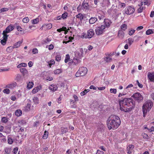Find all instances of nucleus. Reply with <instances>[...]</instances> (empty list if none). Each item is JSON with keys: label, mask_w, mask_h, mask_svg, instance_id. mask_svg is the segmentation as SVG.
Returning a JSON list of instances; mask_svg holds the SVG:
<instances>
[{"label": "nucleus", "mask_w": 154, "mask_h": 154, "mask_svg": "<svg viewBox=\"0 0 154 154\" xmlns=\"http://www.w3.org/2000/svg\"><path fill=\"white\" fill-rule=\"evenodd\" d=\"M121 123V120L119 116L112 115L108 119L107 125L109 130H114L118 128Z\"/></svg>", "instance_id": "f257e3e1"}, {"label": "nucleus", "mask_w": 154, "mask_h": 154, "mask_svg": "<svg viewBox=\"0 0 154 154\" xmlns=\"http://www.w3.org/2000/svg\"><path fill=\"white\" fill-rule=\"evenodd\" d=\"M119 103L120 110L125 112H130L132 109L133 102L130 98H125L120 100Z\"/></svg>", "instance_id": "f03ea898"}, {"label": "nucleus", "mask_w": 154, "mask_h": 154, "mask_svg": "<svg viewBox=\"0 0 154 154\" xmlns=\"http://www.w3.org/2000/svg\"><path fill=\"white\" fill-rule=\"evenodd\" d=\"M152 106V103L150 100L147 101L143 105V111L144 117L146 116L147 112L151 109Z\"/></svg>", "instance_id": "7ed1b4c3"}, {"label": "nucleus", "mask_w": 154, "mask_h": 154, "mask_svg": "<svg viewBox=\"0 0 154 154\" xmlns=\"http://www.w3.org/2000/svg\"><path fill=\"white\" fill-rule=\"evenodd\" d=\"M88 72L87 69L85 67H80L79 69L76 72L75 76L76 77L80 76H82L85 75Z\"/></svg>", "instance_id": "20e7f679"}, {"label": "nucleus", "mask_w": 154, "mask_h": 154, "mask_svg": "<svg viewBox=\"0 0 154 154\" xmlns=\"http://www.w3.org/2000/svg\"><path fill=\"white\" fill-rule=\"evenodd\" d=\"M105 27L104 25L96 27L95 31L97 35H99L102 34L105 32Z\"/></svg>", "instance_id": "39448f33"}, {"label": "nucleus", "mask_w": 154, "mask_h": 154, "mask_svg": "<svg viewBox=\"0 0 154 154\" xmlns=\"http://www.w3.org/2000/svg\"><path fill=\"white\" fill-rule=\"evenodd\" d=\"M133 97L137 102H140L143 100V97L139 93H136L134 94L132 96Z\"/></svg>", "instance_id": "423d86ee"}, {"label": "nucleus", "mask_w": 154, "mask_h": 154, "mask_svg": "<svg viewBox=\"0 0 154 154\" xmlns=\"http://www.w3.org/2000/svg\"><path fill=\"white\" fill-rule=\"evenodd\" d=\"M135 9L132 6H129L127 7L125 9V13L128 15L133 14L135 11Z\"/></svg>", "instance_id": "0eeeda50"}, {"label": "nucleus", "mask_w": 154, "mask_h": 154, "mask_svg": "<svg viewBox=\"0 0 154 154\" xmlns=\"http://www.w3.org/2000/svg\"><path fill=\"white\" fill-rule=\"evenodd\" d=\"M14 28V26L12 24H11L8 26L3 32V34L7 35V33H9L12 31Z\"/></svg>", "instance_id": "6e6552de"}, {"label": "nucleus", "mask_w": 154, "mask_h": 154, "mask_svg": "<svg viewBox=\"0 0 154 154\" xmlns=\"http://www.w3.org/2000/svg\"><path fill=\"white\" fill-rule=\"evenodd\" d=\"M52 27V24L51 23L45 24H43L40 28L41 30H46L48 29H50Z\"/></svg>", "instance_id": "1a4fd4ad"}, {"label": "nucleus", "mask_w": 154, "mask_h": 154, "mask_svg": "<svg viewBox=\"0 0 154 154\" xmlns=\"http://www.w3.org/2000/svg\"><path fill=\"white\" fill-rule=\"evenodd\" d=\"M133 85L132 84H130L128 85L126 88H124L123 93L125 95H126L130 91V88L133 87Z\"/></svg>", "instance_id": "9d476101"}, {"label": "nucleus", "mask_w": 154, "mask_h": 154, "mask_svg": "<svg viewBox=\"0 0 154 154\" xmlns=\"http://www.w3.org/2000/svg\"><path fill=\"white\" fill-rule=\"evenodd\" d=\"M17 85V83L15 82H13L7 85L6 87L8 88L13 89L15 88Z\"/></svg>", "instance_id": "9b49d317"}, {"label": "nucleus", "mask_w": 154, "mask_h": 154, "mask_svg": "<svg viewBox=\"0 0 154 154\" xmlns=\"http://www.w3.org/2000/svg\"><path fill=\"white\" fill-rule=\"evenodd\" d=\"M147 77L151 82H154V72H149L147 74Z\"/></svg>", "instance_id": "f8f14e48"}, {"label": "nucleus", "mask_w": 154, "mask_h": 154, "mask_svg": "<svg viewBox=\"0 0 154 154\" xmlns=\"http://www.w3.org/2000/svg\"><path fill=\"white\" fill-rule=\"evenodd\" d=\"M94 34V30L93 29H90L87 31V37L88 38H91L93 37Z\"/></svg>", "instance_id": "ddd939ff"}, {"label": "nucleus", "mask_w": 154, "mask_h": 154, "mask_svg": "<svg viewBox=\"0 0 154 154\" xmlns=\"http://www.w3.org/2000/svg\"><path fill=\"white\" fill-rule=\"evenodd\" d=\"M3 38L2 40L1 41V44L3 45H5L7 41V39L8 38V35H7L5 34H3Z\"/></svg>", "instance_id": "4468645a"}, {"label": "nucleus", "mask_w": 154, "mask_h": 154, "mask_svg": "<svg viewBox=\"0 0 154 154\" xmlns=\"http://www.w3.org/2000/svg\"><path fill=\"white\" fill-rule=\"evenodd\" d=\"M42 86L39 85L35 87L32 90V94H35L39 91L42 89Z\"/></svg>", "instance_id": "2eb2a0df"}, {"label": "nucleus", "mask_w": 154, "mask_h": 154, "mask_svg": "<svg viewBox=\"0 0 154 154\" xmlns=\"http://www.w3.org/2000/svg\"><path fill=\"white\" fill-rule=\"evenodd\" d=\"M58 87L57 85L52 84L50 85L48 87V89L51 91H56Z\"/></svg>", "instance_id": "dca6fc26"}, {"label": "nucleus", "mask_w": 154, "mask_h": 154, "mask_svg": "<svg viewBox=\"0 0 154 154\" xmlns=\"http://www.w3.org/2000/svg\"><path fill=\"white\" fill-rule=\"evenodd\" d=\"M104 23L105 28L109 27L112 23L111 20L108 19H105L104 20Z\"/></svg>", "instance_id": "f3484780"}, {"label": "nucleus", "mask_w": 154, "mask_h": 154, "mask_svg": "<svg viewBox=\"0 0 154 154\" xmlns=\"http://www.w3.org/2000/svg\"><path fill=\"white\" fill-rule=\"evenodd\" d=\"M83 50L82 48H81L79 49V50L77 51L76 53V54H78V56L79 57H81L83 54Z\"/></svg>", "instance_id": "a211bd4d"}, {"label": "nucleus", "mask_w": 154, "mask_h": 154, "mask_svg": "<svg viewBox=\"0 0 154 154\" xmlns=\"http://www.w3.org/2000/svg\"><path fill=\"white\" fill-rule=\"evenodd\" d=\"M134 147V146L133 145H129L127 147V153L131 154V151Z\"/></svg>", "instance_id": "6ab92c4d"}, {"label": "nucleus", "mask_w": 154, "mask_h": 154, "mask_svg": "<svg viewBox=\"0 0 154 154\" xmlns=\"http://www.w3.org/2000/svg\"><path fill=\"white\" fill-rule=\"evenodd\" d=\"M34 85V83L32 82H29L27 83V88L28 89H31Z\"/></svg>", "instance_id": "aec40b11"}, {"label": "nucleus", "mask_w": 154, "mask_h": 154, "mask_svg": "<svg viewBox=\"0 0 154 154\" xmlns=\"http://www.w3.org/2000/svg\"><path fill=\"white\" fill-rule=\"evenodd\" d=\"M61 89L63 90H66L68 89V86L65 82L62 83L60 84Z\"/></svg>", "instance_id": "412c9836"}, {"label": "nucleus", "mask_w": 154, "mask_h": 154, "mask_svg": "<svg viewBox=\"0 0 154 154\" xmlns=\"http://www.w3.org/2000/svg\"><path fill=\"white\" fill-rule=\"evenodd\" d=\"M82 8L84 10H87L88 9L89 5L87 3L83 2L82 4Z\"/></svg>", "instance_id": "4be33fe9"}, {"label": "nucleus", "mask_w": 154, "mask_h": 154, "mask_svg": "<svg viewBox=\"0 0 154 154\" xmlns=\"http://www.w3.org/2000/svg\"><path fill=\"white\" fill-rule=\"evenodd\" d=\"M20 70L23 75H25L28 73V70L26 68H21L20 69Z\"/></svg>", "instance_id": "5701e85b"}, {"label": "nucleus", "mask_w": 154, "mask_h": 154, "mask_svg": "<svg viewBox=\"0 0 154 154\" xmlns=\"http://www.w3.org/2000/svg\"><path fill=\"white\" fill-rule=\"evenodd\" d=\"M22 43V41H20L17 42H16L14 45L13 47L14 48H19Z\"/></svg>", "instance_id": "b1692460"}, {"label": "nucleus", "mask_w": 154, "mask_h": 154, "mask_svg": "<svg viewBox=\"0 0 154 154\" xmlns=\"http://www.w3.org/2000/svg\"><path fill=\"white\" fill-rule=\"evenodd\" d=\"M154 33V29H149L146 31V35H149Z\"/></svg>", "instance_id": "393cba45"}, {"label": "nucleus", "mask_w": 154, "mask_h": 154, "mask_svg": "<svg viewBox=\"0 0 154 154\" xmlns=\"http://www.w3.org/2000/svg\"><path fill=\"white\" fill-rule=\"evenodd\" d=\"M13 142V140L11 136L8 137V142L9 144H11Z\"/></svg>", "instance_id": "a878e982"}, {"label": "nucleus", "mask_w": 154, "mask_h": 154, "mask_svg": "<svg viewBox=\"0 0 154 154\" xmlns=\"http://www.w3.org/2000/svg\"><path fill=\"white\" fill-rule=\"evenodd\" d=\"M47 63L50 67H51L52 65H54L55 64V62L54 60L52 59L48 62Z\"/></svg>", "instance_id": "bb28decb"}, {"label": "nucleus", "mask_w": 154, "mask_h": 154, "mask_svg": "<svg viewBox=\"0 0 154 154\" xmlns=\"http://www.w3.org/2000/svg\"><path fill=\"white\" fill-rule=\"evenodd\" d=\"M97 18L95 17H91L89 20V23L91 24H93L97 21Z\"/></svg>", "instance_id": "cd10ccee"}, {"label": "nucleus", "mask_w": 154, "mask_h": 154, "mask_svg": "<svg viewBox=\"0 0 154 154\" xmlns=\"http://www.w3.org/2000/svg\"><path fill=\"white\" fill-rule=\"evenodd\" d=\"M27 66V64L25 63H21L19 64L17 66V67L18 68H20L21 67H26Z\"/></svg>", "instance_id": "c85d7f7f"}, {"label": "nucleus", "mask_w": 154, "mask_h": 154, "mask_svg": "<svg viewBox=\"0 0 154 154\" xmlns=\"http://www.w3.org/2000/svg\"><path fill=\"white\" fill-rule=\"evenodd\" d=\"M22 113V111L20 109L17 110L15 112V115L17 116H20L21 115Z\"/></svg>", "instance_id": "c756f323"}, {"label": "nucleus", "mask_w": 154, "mask_h": 154, "mask_svg": "<svg viewBox=\"0 0 154 154\" xmlns=\"http://www.w3.org/2000/svg\"><path fill=\"white\" fill-rule=\"evenodd\" d=\"M62 72V70L61 69H57L54 70V74L57 75L61 73Z\"/></svg>", "instance_id": "7c9ffc66"}, {"label": "nucleus", "mask_w": 154, "mask_h": 154, "mask_svg": "<svg viewBox=\"0 0 154 154\" xmlns=\"http://www.w3.org/2000/svg\"><path fill=\"white\" fill-rule=\"evenodd\" d=\"M89 91L90 90L88 89L85 90L81 92L80 93L81 95L82 96H83L85 95L87 93L89 92Z\"/></svg>", "instance_id": "2f4dec72"}, {"label": "nucleus", "mask_w": 154, "mask_h": 154, "mask_svg": "<svg viewBox=\"0 0 154 154\" xmlns=\"http://www.w3.org/2000/svg\"><path fill=\"white\" fill-rule=\"evenodd\" d=\"M124 33L122 30H120L119 31L118 35L120 36V37L123 38L124 36Z\"/></svg>", "instance_id": "473e14b6"}, {"label": "nucleus", "mask_w": 154, "mask_h": 154, "mask_svg": "<svg viewBox=\"0 0 154 154\" xmlns=\"http://www.w3.org/2000/svg\"><path fill=\"white\" fill-rule=\"evenodd\" d=\"M13 46H9L6 49V51L8 53H10L12 52L13 49L14 48Z\"/></svg>", "instance_id": "72a5a7b5"}, {"label": "nucleus", "mask_w": 154, "mask_h": 154, "mask_svg": "<svg viewBox=\"0 0 154 154\" xmlns=\"http://www.w3.org/2000/svg\"><path fill=\"white\" fill-rule=\"evenodd\" d=\"M33 100L35 104H38L39 103L38 98L37 97H34L33 98Z\"/></svg>", "instance_id": "f704fd0d"}, {"label": "nucleus", "mask_w": 154, "mask_h": 154, "mask_svg": "<svg viewBox=\"0 0 154 154\" xmlns=\"http://www.w3.org/2000/svg\"><path fill=\"white\" fill-rule=\"evenodd\" d=\"M103 2L106 6H108L110 5L109 0H103Z\"/></svg>", "instance_id": "c9c22d12"}, {"label": "nucleus", "mask_w": 154, "mask_h": 154, "mask_svg": "<svg viewBox=\"0 0 154 154\" xmlns=\"http://www.w3.org/2000/svg\"><path fill=\"white\" fill-rule=\"evenodd\" d=\"M76 17L79 19L81 20H82L84 18V16L81 13L78 14L76 16Z\"/></svg>", "instance_id": "e433bc0d"}, {"label": "nucleus", "mask_w": 154, "mask_h": 154, "mask_svg": "<svg viewBox=\"0 0 154 154\" xmlns=\"http://www.w3.org/2000/svg\"><path fill=\"white\" fill-rule=\"evenodd\" d=\"M39 20L38 18H36L32 20V23L35 24H37L39 21Z\"/></svg>", "instance_id": "4c0bfd02"}, {"label": "nucleus", "mask_w": 154, "mask_h": 154, "mask_svg": "<svg viewBox=\"0 0 154 154\" xmlns=\"http://www.w3.org/2000/svg\"><path fill=\"white\" fill-rule=\"evenodd\" d=\"M69 61H70V56L68 54H66L64 60L65 62L67 63Z\"/></svg>", "instance_id": "58836bf2"}, {"label": "nucleus", "mask_w": 154, "mask_h": 154, "mask_svg": "<svg viewBox=\"0 0 154 154\" xmlns=\"http://www.w3.org/2000/svg\"><path fill=\"white\" fill-rule=\"evenodd\" d=\"M21 76L19 74H17L16 75V77L15 79V80L18 82L21 79Z\"/></svg>", "instance_id": "ea45409f"}, {"label": "nucleus", "mask_w": 154, "mask_h": 154, "mask_svg": "<svg viewBox=\"0 0 154 154\" xmlns=\"http://www.w3.org/2000/svg\"><path fill=\"white\" fill-rule=\"evenodd\" d=\"M72 62L74 63L75 65H76L79 63V60L76 58H74Z\"/></svg>", "instance_id": "a19ab883"}, {"label": "nucleus", "mask_w": 154, "mask_h": 154, "mask_svg": "<svg viewBox=\"0 0 154 154\" xmlns=\"http://www.w3.org/2000/svg\"><path fill=\"white\" fill-rule=\"evenodd\" d=\"M48 131H45L42 137L43 138L45 139H46L48 137Z\"/></svg>", "instance_id": "79ce46f5"}, {"label": "nucleus", "mask_w": 154, "mask_h": 154, "mask_svg": "<svg viewBox=\"0 0 154 154\" xmlns=\"http://www.w3.org/2000/svg\"><path fill=\"white\" fill-rule=\"evenodd\" d=\"M63 97V96L62 95H60V96L57 99V102L59 103L60 104L61 103V101Z\"/></svg>", "instance_id": "37998d69"}, {"label": "nucleus", "mask_w": 154, "mask_h": 154, "mask_svg": "<svg viewBox=\"0 0 154 154\" xmlns=\"http://www.w3.org/2000/svg\"><path fill=\"white\" fill-rule=\"evenodd\" d=\"M121 28L123 31H125L127 28V25L125 24H122L121 26Z\"/></svg>", "instance_id": "c03bdc74"}, {"label": "nucleus", "mask_w": 154, "mask_h": 154, "mask_svg": "<svg viewBox=\"0 0 154 154\" xmlns=\"http://www.w3.org/2000/svg\"><path fill=\"white\" fill-rule=\"evenodd\" d=\"M68 131L67 128L62 127L61 128V131L62 134H63L67 132Z\"/></svg>", "instance_id": "a18cd8bd"}, {"label": "nucleus", "mask_w": 154, "mask_h": 154, "mask_svg": "<svg viewBox=\"0 0 154 154\" xmlns=\"http://www.w3.org/2000/svg\"><path fill=\"white\" fill-rule=\"evenodd\" d=\"M135 31V29H131L129 30L128 34L131 35L134 33Z\"/></svg>", "instance_id": "49530a36"}, {"label": "nucleus", "mask_w": 154, "mask_h": 154, "mask_svg": "<svg viewBox=\"0 0 154 154\" xmlns=\"http://www.w3.org/2000/svg\"><path fill=\"white\" fill-rule=\"evenodd\" d=\"M110 92L111 93L115 94L117 92V90L115 88H111L110 89Z\"/></svg>", "instance_id": "de8ad7c7"}, {"label": "nucleus", "mask_w": 154, "mask_h": 154, "mask_svg": "<svg viewBox=\"0 0 154 154\" xmlns=\"http://www.w3.org/2000/svg\"><path fill=\"white\" fill-rule=\"evenodd\" d=\"M68 16V13L67 12H65L63 13L62 15V18L63 19H66Z\"/></svg>", "instance_id": "09e8293b"}, {"label": "nucleus", "mask_w": 154, "mask_h": 154, "mask_svg": "<svg viewBox=\"0 0 154 154\" xmlns=\"http://www.w3.org/2000/svg\"><path fill=\"white\" fill-rule=\"evenodd\" d=\"M145 7H141L138 9V12L139 13H141L145 9Z\"/></svg>", "instance_id": "8fccbe9b"}, {"label": "nucleus", "mask_w": 154, "mask_h": 154, "mask_svg": "<svg viewBox=\"0 0 154 154\" xmlns=\"http://www.w3.org/2000/svg\"><path fill=\"white\" fill-rule=\"evenodd\" d=\"M8 10V9L7 8H2L0 9V13L2 12L7 11Z\"/></svg>", "instance_id": "3c124183"}, {"label": "nucleus", "mask_w": 154, "mask_h": 154, "mask_svg": "<svg viewBox=\"0 0 154 154\" xmlns=\"http://www.w3.org/2000/svg\"><path fill=\"white\" fill-rule=\"evenodd\" d=\"M142 135L144 138L147 140L149 139V137L147 134L145 133H143L142 134Z\"/></svg>", "instance_id": "603ef678"}, {"label": "nucleus", "mask_w": 154, "mask_h": 154, "mask_svg": "<svg viewBox=\"0 0 154 154\" xmlns=\"http://www.w3.org/2000/svg\"><path fill=\"white\" fill-rule=\"evenodd\" d=\"M8 121V119L5 117H3L1 119V121L5 123H6Z\"/></svg>", "instance_id": "864d4df0"}, {"label": "nucleus", "mask_w": 154, "mask_h": 154, "mask_svg": "<svg viewBox=\"0 0 154 154\" xmlns=\"http://www.w3.org/2000/svg\"><path fill=\"white\" fill-rule=\"evenodd\" d=\"M66 30V28L65 27H63L62 28L57 29V31L59 32H60L61 31H65Z\"/></svg>", "instance_id": "5fc2aeb1"}, {"label": "nucleus", "mask_w": 154, "mask_h": 154, "mask_svg": "<svg viewBox=\"0 0 154 154\" xmlns=\"http://www.w3.org/2000/svg\"><path fill=\"white\" fill-rule=\"evenodd\" d=\"M3 92L4 93H6V94H8L10 93V91L8 88H7L4 89L3 90Z\"/></svg>", "instance_id": "6e6d98bb"}, {"label": "nucleus", "mask_w": 154, "mask_h": 154, "mask_svg": "<svg viewBox=\"0 0 154 154\" xmlns=\"http://www.w3.org/2000/svg\"><path fill=\"white\" fill-rule=\"evenodd\" d=\"M61 56L60 55H57L56 57V60L57 61H59L61 59Z\"/></svg>", "instance_id": "4d7b16f0"}, {"label": "nucleus", "mask_w": 154, "mask_h": 154, "mask_svg": "<svg viewBox=\"0 0 154 154\" xmlns=\"http://www.w3.org/2000/svg\"><path fill=\"white\" fill-rule=\"evenodd\" d=\"M29 19L28 17H26L24 18L23 19V22L24 23H27L29 21Z\"/></svg>", "instance_id": "13d9d810"}, {"label": "nucleus", "mask_w": 154, "mask_h": 154, "mask_svg": "<svg viewBox=\"0 0 154 154\" xmlns=\"http://www.w3.org/2000/svg\"><path fill=\"white\" fill-rule=\"evenodd\" d=\"M32 52L33 54H37L38 53V50L37 48H35L32 49Z\"/></svg>", "instance_id": "bf43d9fd"}, {"label": "nucleus", "mask_w": 154, "mask_h": 154, "mask_svg": "<svg viewBox=\"0 0 154 154\" xmlns=\"http://www.w3.org/2000/svg\"><path fill=\"white\" fill-rule=\"evenodd\" d=\"M53 79L52 77L51 76H47L46 78V80L47 81H52Z\"/></svg>", "instance_id": "052dcab7"}, {"label": "nucleus", "mask_w": 154, "mask_h": 154, "mask_svg": "<svg viewBox=\"0 0 154 154\" xmlns=\"http://www.w3.org/2000/svg\"><path fill=\"white\" fill-rule=\"evenodd\" d=\"M17 30L20 32H22L23 31V29H22L21 27L20 26H17Z\"/></svg>", "instance_id": "680f3d73"}, {"label": "nucleus", "mask_w": 154, "mask_h": 154, "mask_svg": "<svg viewBox=\"0 0 154 154\" xmlns=\"http://www.w3.org/2000/svg\"><path fill=\"white\" fill-rule=\"evenodd\" d=\"M18 150V148L17 147L14 148L13 150V152L14 154H16Z\"/></svg>", "instance_id": "e2e57ef3"}, {"label": "nucleus", "mask_w": 154, "mask_h": 154, "mask_svg": "<svg viewBox=\"0 0 154 154\" xmlns=\"http://www.w3.org/2000/svg\"><path fill=\"white\" fill-rule=\"evenodd\" d=\"M54 48V45L52 44L50 45L48 47V49L49 50H52Z\"/></svg>", "instance_id": "0e129e2a"}, {"label": "nucleus", "mask_w": 154, "mask_h": 154, "mask_svg": "<svg viewBox=\"0 0 154 154\" xmlns=\"http://www.w3.org/2000/svg\"><path fill=\"white\" fill-rule=\"evenodd\" d=\"M89 88L91 89H93L94 90H96L97 89V87L93 85H91Z\"/></svg>", "instance_id": "69168bd1"}, {"label": "nucleus", "mask_w": 154, "mask_h": 154, "mask_svg": "<svg viewBox=\"0 0 154 154\" xmlns=\"http://www.w3.org/2000/svg\"><path fill=\"white\" fill-rule=\"evenodd\" d=\"M128 43L130 45H131L133 42V41L132 40V39L130 38H129L128 39Z\"/></svg>", "instance_id": "338daca9"}, {"label": "nucleus", "mask_w": 154, "mask_h": 154, "mask_svg": "<svg viewBox=\"0 0 154 154\" xmlns=\"http://www.w3.org/2000/svg\"><path fill=\"white\" fill-rule=\"evenodd\" d=\"M97 154H103L104 152L100 150H97Z\"/></svg>", "instance_id": "774afa93"}]
</instances>
